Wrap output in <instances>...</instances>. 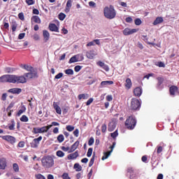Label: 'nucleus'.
Masks as SVG:
<instances>
[{
    "label": "nucleus",
    "instance_id": "f257e3e1",
    "mask_svg": "<svg viewBox=\"0 0 179 179\" xmlns=\"http://www.w3.org/2000/svg\"><path fill=\"white\" fill-rule=\"evenodd\" d=\"M103 15L106 19L111 20L117 16V11L114 8V6H106L103 9Z\"/></svg>",
    "mask_w": 179,
    "mask_h": 179
},
{
    "label": "nucleus",
    "instance_id": "f03ea898",
    "mask_svg": "<svg viewBox=\"0 0 179 179\" xmlns=\"http://www.w3.org/2000/svg\"><path fill=\"white\" fill-rule=\"evenodd\" d=\"M41 163L44 169H51L54 166V157L51 155L45 156L41 159Z\"/></svg>",
    "mask_w": 179,
    "mask_h": 179
},
{
    "label": "nucleus",
    "instance_id": "7ed1b4c3",
    "mask_svg": "<svg viewBox=\"0 0 179 179\" xmlns=\"http://www.w3.org/2000/svg\"><path fill=\"white\" fill-rule=\"evenodd\" d=\"M136 122V118H135V117L129 116L124 122V125L129 131H132V129H135Z\"/></svg>",
    "mask_w": 179,
    "mask_h": 179
},
{
    "label": "nucleus",
    "instance_id": "20e7f679",
    "mask_svg": "<svg viewBox=\"0 0 179 179\" xmlns=\"http://www.w3.org/2000/svg\"><path fill=\"white\" fill-rule=\"evenodd\" d=\"M27 80L23 76L11 75V83H26Z\"/></svg>",
    "mask_w": 179,
    "mask_h": 179
},
{
    "label": "nucleus",
    "instance_id": "39448f33",
    "mask_svg": "<svg viewBox=\"0 0 179 179\" xmlns=\"http://www.w3.org/2000/svg\"><path fill=\"white\" fill-rule=\"evenodd\" d=\"M130 107L131 110H139V108H141V102L137 99L133 98L131 99Z\"/></svg>",
    "mask_w": 179,
    "mask_h": 179
},
{
    "label": "nucleus",
    "instance_id": "423d86ee",
    "mask_svg": "<svg viewBox=\"0 0 179 179\" xmlns=\"http://www.w3.org/2000/svg\"><path fill=\"white\" fill-rule=\"evenodd\" d=\"M1 83H12V75L6 74L0 77Z\"/></svg>",
    "mask_w": 179,
    "mask_h": 179
},
{
    "label": "nucleus",
    "instance_id": "0eeeda50",
    "mask_svg": "<svg viewBox=\"0 0 179 179\" xmlns=\"http://www.w3.org/2000/svg\"><path fill=\"white\" fill-rule=\"evenodd\" d=\"M43 141V136H40L37 138H34L31 143H30L31 148H33L34 149H36L38 148V145H40V142Z\"/></svg>",
    "mask_w": 179,
    "mask_h": 179
},
{
    "label": "nucleus",
    "instance_id": "6e6552de",
    "mask_svg": "<svg viewBox=\"0 0 179 179\" xmlns=\"http://www.w3.org/2000/svg\"><path fill=\"white\" fill-rule=\"evenodd\" d=\"M114 148H115V142L113 143V145L109 148L110 149V151H108L106 152H103V156L101 158V160H106V159H108V157L111 153H113V150H114Z\"/></svg>",
    "mask_w": 179,
    "mask_h": 179
},
{
    "label": "nucleus",
    "instance_id": "1a4fd4ad",
    "mask_svg": "<svg viewBox=\"0 0 179 179\" xmlns=\"http://www.w3.org/2000/svg\"><path fill=\"white\" fill-rule=\"evenodd\" d=\"M2 139H3V141H6V142H8L10 145H15V143H16V138L12 136H3Z\"/></svg>",
    "mask_w": 179,
    "mask_h": 179
},
{
    "label": "nucleus",
    "instance_id": "9d476101",
    "mask_svg": "<svg viewBox=\"0 0 179 179\" xmlns=\"http://www.w3.org/2000/svg\"><path fill=\"white\" fill-rule=\"evenodd\" d=\"M138 31L137 29H129V28H125L123 30V34L124 36H131V34H134V33H136Z\"/></svg>",
    "mask_w": 179,
    "mask_h": 179
},
{
    "label": "nucleus",
    "instance_id": "9b49d317",
    "mask_svg": "<svg viewBox=\"0 0 179 179\" xmlns=\"http://www.w3.org/2000/svg\"><path fill=\"white\" fill-rule=\"evenodd\" d=\"M127 174H129L130 179H134L136 177V172H135V169L133 167H129L127 169Z\"/></svg>",
    "mask_w": 179,
    "mask_h": 179
},
{
    "label": "nucleus",
    "instance_id": "f8f14e48",
    "mask_svg": "<svg viewBox=\"0 0 179 179\" xmlns=\"http://www.w3.org/2000/svg\"><path fill=\"white\" fill-rule=\"evenodd\" d=\"M53 108L55 110L57 114H62V110L61 109V107H59V103L57 102H53Z\"/></svg>",
    "mask_w": 179,
    "mask_h": 179
},
{
    "label": "nucleus",
    "instance_id": "ddd939ff",
    "mask_svg": "<svg viewBox=\"0 0 179 179\" xmlns=\"http://www.w3.org/2000/svg\"><path fill=\"white\" fill-rule=\"evenodd\" d=\"M79 157V151L76 150L75 152L71 153L67 156L68 160H75V159Z\"/></svg>",
    "mask_w": 179,
    "mask_h": 179
},
{
    "label": "nucleus",
    "instance_id": "4468645a",
    "mask_svg": "<svg viewBox=\"0 0 179 179\" xmlns=\"http://www.w3.org/2000/svg\"><path fill=\"white\" fill-rule=\"evenodd\" d=\"M134 94L136 97H141L142 96V87H137L134 90Z\"/></svg>",
    "mask_w": 179,
    "mask_h": 179
},
{
    "label": "nucleus",
    "instance_id": "2eb2a0df",
    "mask_svg": "<svg viewBox=\"0 0 179 179\" xmlns=\"http://www.w3.org/2000/svg\"><path fill=\"white\" fill-rule=\"evenodd\" d=\"M48 27L50 31H55L56 33H59V29L58 28V27H57V24L54 23H50L49 24Z\"/></svg>",
    "mask_w": 179,
    "mask_h": 179
},
{
    "label": "nucleus",
    "instance_id": "dca6fc26",
    "mask_svg": "<svg viewBox=\"0 0 179 179\" xmlns=\"http://www.w3.org/2000/svg\"><path fill=\"white\" fill-rule=\"evenodd\" d=\"M24 76H26L28 79H34L36 78H38V75H37V72L27 73L24 74Z\"/></svg>",
    "mask_w": 179,
    "mask_h": 179
},
{
    "label": "nucleus",
    "instance_id": "f3484780",
    "mask_svg": "<svg viewBox=\"0 0 179 179\" xmlns=\"http://www.w3.org/2000/svg\"><path fill=\"white\" fill-rule=\"evenodd\" d=\"M96 64L98 65V66H100L104 71H106V72H108V71H110V68L108 67V65L105 64L104 62H98Z\"/></svg>",
    "mask_w": 179,
    "mask_h": 179
},
{
    "label": "nucleus",
    "instance_id": "a211bd4d",
    "mask_svg": "<svg viewBox=\"0 0 179 179\" xmlns=\"http://www.w3.org/2000/svg\"><path fill=\"white\" fill-rule=\"evenodd\" d=\"M8 92V93H12V94H20L22 93V88H11Z\"/></svg>",
    "mask_w": 179,
    "mask_h": 179
},
{
    "label": "nucleus",
    "instance_id": "6ab92c4d",
    "mask_svg": "<svg viewBox=\"0 0 179 179\" xmlns=\"http://www.w3.org/2000/svg\"><path fill=\"white\" fill-rule=\"evenodd\" d=\"M6 159L1 158L0 159V170H5L7 166Z\"/></svg>",
    "mask_w": 179,
    "mask_h": 179
},
{
    "label": "nucleus",
    "instance_id": "aec40b11",
    "mask_svg": "<svg viewBox=\"0 0 179 179\" xmlns=\"http://www.w3.org/2000/svg\"><path fill=\"white\" fill-rule=\"evenodd\" d=\"M176 92H178V87L176 85H172L169 88V93L171 96H176Z\"/></svg>",
    "mask_w": 179,
    "mask_h": 179
},
{
    "label": "nucleus",
    "instance_id": "412c9836",
    "mask_svg": "<svg viewBox=\"0 0 179 179\" xmlns=\"http://www.w3.org/2000/svg\"><path fill=\"white\" fill-rule=\"evenodd\" d=\"M124 87L127 90H129L132 87V81L131 78H127L124 83Z\"/></svg>",
    "mask_w": 179,
    "mask_h": 179
},
{
    "label": "nucleus",
    "instance_id": "4be33fe9",
    "mask_svg": "<svg viewBox=\"0 0 179 179\" xmlns=\"http://www.w3.org/2000/svg\"><path fill=\"white\" fill-rule=\"evenodd\" d=\"M72 3H73V0H67L65 12L68 13V12L71 11V8H72Z\"/></svg>",
    "mask_w": 179,
    "mask_h": 179
},
{
    "label": "nucleus",
    "instance_id": "5701e85b",
    "mask_svg": "<svg viewBox=\"0 0 179 179\" xmlns=\"http://www.w3.org/2000/svg\"><path fill=\"white\" fill-rule=\"evenodd\" d=\"M117 127V124L115 123V122L112 121L108 124V130L109 132H113V131H114V129H115Z\"/></svg>",
    "mask_w": 179,
    "mask_h": 179
},
{
    "label": "nucleus",
    "instance_id": "b1692460",
    "mask_svg": "<svg viewBox=\"0 0 179 179\" xmlns=\"http://www.w3.org/2000/svg\"><path fill=\"white\" fill-rule=\"evenodd\" d=\"M96 52L94 50H91L88 52H87L86 57L89 58V59H93L94 57H96Z\"/></svg>",
    "mask_w": 179,
    "mask_h": 179
},
{
    "label": "nucleus",
    "instance_id": "393cba45",
    "mask_svg": "<svg viewBox=\"0 0 179 179\" xmlns=\"http://www.w3.org/2000/svg\"><path fill=\"white\" fill-rule=\"evenodd\" d=\"M79 146V141H76L70 148V150L69 151V153H72V152H75Z\"/></svg>",
    "mask_w": 179,
    "mask_h": 179
},
{
    "label": "nucleus",
    "instance_id": "a878e982",
    "mask_svg": "<svg viewBox=\"0 0 179 179\" xmlns=\"http://www.w3.org/2000/svg\"><path fill=\"white\" fill-rule=\"evenodd\" d=\"M43 40L45 43H47L48 40H50V32L47 30H43Z\"/></svg>",
    "mask_w": 179,
    "mask_h": 179
},
{
    "label": "nucleus",
    "instance_id": "bb28decb",
    "mask_svg": "<svg viewBox=\"0 0 179 179\" xmlns=\"http://www.w3.org/2000/svg\"><path fill=\"white\" fill-rule=\"evenodd\" d=\"M94 43L97 45H100V39H94V41L89 42L86 45L87 47H92L93 45H95Z\"/></svg>",
    "mask_w": 179,
    "mask_h": 179
},
{
    "label": "nucleus",
    "instance_id": "cd10ccee",
    "mask_svg": "<svg viewBox=\"0 0 179 179\" xmlns=\"http://www.w3.org/2000/svg\"><path fill=\"white\" fill-rule=\"evenodd\" d=\"M159 159H160L159 154L156 152V151H154L152 155L151 160L152 162H157V160H159Z\"/></svg>",
    "mask_w": 179,
    "mask_h": 179
},
{
    "label": "nucleus",
    "instance_id": "c85d7f7f",
    "mask_svg": "<svg viewBox=\"0 0 179 179\" xmlns=\"http://www.w3.org/2000/svg\"><path fill=\"white\" fill-rule=\"evenodd\" d=\"M75 62H79V55H74L69 59V63L73 64Z\"/></svg>",
    "mask_w": 179,
    "mask_h": 179
},
{
    "label": "nucleus",
    "instance_id": "c756f323",
    "mask_svg": "<svg viewBox=\"0 0 179 179\" xmlns=\"http://www.w3.org/2000/svg\"><path fill=\"white\" fill-rule=\"evenodd\" d=\"M110 85H114V82L113 80H106L102 81L100 84L101 87H104V86H108Z\"/></svg>",
    "mask_w": 179,
    "mask_h": 179
},
{
    "label": "nucleus",
    "instance_id": "7c9ffc66",
    "mask_svg": "<svg viewBox=\"0 0 179 179\" xmlns=\"http://www.w3.org/2000/svg\"><path fill=\"white\" fill-rule=\"evenodd\" d=\"M164 20L162 17H157L155 20L153 22L152 24L154 26H157V24H160V23H163Z\"/></svg>",
    "mask_w": 179,
    "mask_h": 179
},
{
    "label": "nucleus",
    "instance_id": "2f4dec72",
    "mask_svg": "<svg viewBox=\"0 0 179 179\" xmlns=\"http://www.w3.org/2000/svg\"><path fill=\"white\" fill-rule=\"evenodd\" d=\"M31 20H33L34 23H38V24L41 23V19L40 18V17H38V15L32 16Z\"/></svg>",
    "mask_w": 179,
    "mask_h": 179
},
{
    "label": "nucleus",
    "instance_id": "473e14b6",
    "mask_svg": "<svg viewBox=\"0 0 179 179\" xmlns=\"http://www.w3.org/2000/svg\"><path fill=\"white\" fill-rule=\"evenodd\" d=\"M52 125L44 126L40 127L41 134H45V132H48V130L51 128Z\"/></svg>",
    "mask_w": 179,
    "mask_h": 179
},
{
    "label": "nucleus",
    "instance_id": "72a5a7b5",
    "mask_svg": "<svg viewBox=\"0 0 179 179\" xmlns=\"http://www.w3.org/2000/svg\"><path fill=\"white\" fill-rule=\"evenodd\" d=\"M78 100H87L89 99V94H80L78 96Z\"/></svg>",
    "mask_w": 179,
    "mask_h": 179
},
{
    "label": "nucleus",
    "instance_id": "f704fd0d",
    "mask_svg": "<svg viewBox=\"0 0 179 179\" xmlns=\"http://www.w3.org/2000/svg\"><path fill=\"white\" fill-rule=\"evenodd\" d=\"M4 71H5L6 73H13V72H15V71H16V69L13 68V67H6L4 69Z\"/></svg>",
    "mask_w": 179,
    "mask_h": 179
},
{
    "label": "nucleus",
    "instance_id": "c9c22d12",
    "mask_svg": "<svg viewBox=\"0 0 179 179\" xmlns=\"http://www.w3.org/2000/svg\"><path fill=\"white\" fill-rule=\"evenodd\" d=\"M25 112H26V106H21L20 109L18 110V112L17 113V116L20 117V115H22L23 113H25Z\"/></svg>",
    "mask_w": 179,
    "mask_h": 179
},
{
    "label": "nucleus",
    "instance_id": "e433bc0d",
    "mask_svg": "<svg viewBox=\"0 0 179 179\" xmlns=\"http://www.w3.org/2000/svg\"><path fill=\"white\" fill-rule=\"evenodd\" d=\"M157 80L158 81L157 86V87H160V86H162V85H163V82H164V78H163L162 77H157Z\"/></svg>",
    "mask_w": 179,
    "mask_h": 179
},
{
    "label": "nucleus",
    "instance_id": "4c0bfd02",
    "mask_svg": "<svg viewBox=\"0 0 179 179\" xmlns=\"http://www.w3.org/2000/svg\"><path fill=\"white\" fill-rule=\"evenodd\" d=\"M96 157V152H93V155L90 161L89 167H92L94 164V158Z\"/></svg>",
    "mask_w": 179,
    "mask_h": 179
},
{
    "label": "nucleus",
    "instance_id": "58836bf2",
    "mask_svg": "<svg viewBox=\"0 0 179 179\" xmlns=\"http://www.w3.org/2000/svg\"><path fill=\"white\" fill-rule=\"evenodd\" d=\"M11 29H12V31L13 32H15L16 29H17V23H16V22H11Z\"/></svg>",
    "mask_w": 179,
    "mask_h": 179
},
{
    "label": "nucleus",
    "instance_id": "ea45409f",
    "mask_svg": "<svg viewBox=\"0 0 179 179\" xmlns=\"http://www.w3.org/2000/svg\"><path fill=\"white\" fill-rule=\"evenodd\" d=\"M20 120L22 122H29V117L26 115H23Z\"/></svg>",
    "mask_w": 179,
    "mask_h": 179
},
{
    "label": "nucleus",
    "instance_id": "a19ab883",
    "mask_svg": "<svg viewBox=\"0 0 179 179\" xmlns=\"http://www.w3.org/2000/svg\"><path fill=\"white\" fill-rule=\"evenodd\" d=\"M57 141L59 143H62V142H64V141H65V138L64 137L63 134H59L57 136Z\"/></svg>",
    "mask_w": 179,
    "mask_h": 179
},
{
    "label": "nucleus",
    "instance_id": "79ce46f5",
    "mask_svg": "<svg viewBox=\"0 0 179 179\" xmlns=\"http://www.w3.org/2000/svg\"><path fill=\"white\" fill-rule=\"evenodd\" d=\"M32 132L35 134H41V130L40 127H34Z\"/></svg>",
    "mask_w": 179,
    "mask_h": 179
},
{
    "label": "nucleus",
    "instance_id": "37998d69",
    "mask_svg": "<svg viewBox=\"0 0 179 179\" xmlns=\"http://www.w3.org/2000/svg\"><path fill=\"white\" fill-rule=\"evenodd\" d=\"M56 156H57V157H64V156H65V153L61 150H57Z\"/></svg>",
    "mask_w": 179,
    "mask_h": 179
},
{
    "label": "nucleus",
    "instance_id": "c03bdc74",
    "mask_svg": "<svg viewBox=\"0 0 179 179\" xmlns=\"http://www.w3.org/2000/svg\"><path fill=\"white\" fill-rule=\"evenodd\" d=\"M13 169L15 173H19V165L17 163L13 164Z\"/></svg>",
    "mask_w": 179,
    "mask_h": 179
},
{
    "label": "nucleus",
    "instance_id": "a18cd8bd",
    "mask_svg": "<svg viewBox=\"0 0 179 179\" xmlns=\"http://www.w3.org/2000/svg\"><path fill=\"white\" fill-rule=\"evenodd\" d=\"M23 69H25L26 71H28L29 72H31L33 71V67L27 65H24L22 66Z\"/></svg>",
    "mask_w": 179,
    "mask_h": 179
},
{
    "label": "nucleus",
    "instance_id": "49530a36",
    "mask_svg": "<svg viewBox=\"0 0 179 179\" xmlns=\"http://www.w3.org/2000/svg\"><path fill=\"white\" fill-rule=\"evenodd\" d=\"M66 75H73V70L72 69H68L64 71Z\"/></svg>",
    "mask_w": 179,
    "mask_h": 179
},
{
    "label": "nucleus",
    "instance_id": "de8ad7c7",
    "mask_svg": "<svg viewBox=\"0 0 179 179\" xmlns=\"http://www.w3.org/2000/svg\"><path fill=\"white\" fill-rule=\"evenodd\" d=\"M134 23L136 26H141L142 24V20L141 18H137L134 20Z\"/></svg>",
    "mask_w": 179,
    "mask_h": 179
},
{
    "label": "nucleus",
    "instance_id": "09e8293b",
    "mask_svg": "<svg viewBox=\"0 0 179 179\" xmlns=\"http://www.w3.org/2000/svg\"><path fill=\"white\" fill-rule=\"evenodd\" d=\"M162 152H163V147L160 146V145H157V152L158 153V155H162Z\"/></svg>",
    "mask_w": 179,
    "mask_h": 179
},
{
    "label": "nucleus",
    "instance_id": "8fccbe9b",
    "mask_svg": "<svg viewBox=\"0 0 179 179\" xmlns=\"http://www.w3.org/2000/svg\"><path fill=\"white\" fill-rule=\"evenodd\" d=\"M110 136L113 139H115V138H117V136H118V130H115L113 133H111Z\"/></svg>",
    "mask_w": 179,
    "mask_h": 179
},
{
    "label": "nucleus",
    "instance_id": "3c124183",
    "mask_svg": "<svg viewBox=\"0 0 179 179\" xmlns=\"http://www.w3.org/2000/svg\"><path fill=\"white\" fill-rule=\"evenodd\" d=\"M74 169H76V171H82V166L79 164H75Z\"/></svg>",
    "mask_w": 179,
    "mask_h": 179
},
{
    "label": "nucleus",
    "instance_id": "603ef678",
    "mask_svg": "<svg viewBox=\"0 0 179 179\" xmlns=\"http://www.w3.org/2000/svg\"><path fill=\"white\" fill-rule=\"evenodd\" d=\"M66 129L67 131H69V132H72V131H73V129H75V127L71 126V125H67L66 127Z\"/></svg>",
    "mask_w": 179,
    "mask_h": 179
},
{
    "label": "nucleus",
    "instance_id": "864d4df0",
    "mask_svg": "<svg viewBox=\"0 0 179 179\" xmlns=\"http://www.w3.org/2000/svg\"><path fill=\"white\" fill-rule=\"evenodd\" d=\"M92 154H93V148H90L88 149V151H87V157H91Z\"/></svg>",
    "mask_w": 179,
    "mask_h": 179
},
{
    "label": "nucleus",
    "instance_id": "5fc2aeb1",
    "mask_svg": "<svg viewBox=\"0 0 179 179\" xmlns=\"http://www.w3.org/2000/svg\"><path fill=\"white\" fill-rule=\"evenodd\" d=\"M65 17H66V15L65 14H64V13H60L59 14V20H64L65 19Z\"/></svg>",
    "mask_w": 179,
    "mask_h": 179
},
{
    "label": "nucleus",
    "instance_id": "6e6d98bb",
    "mask_svg": "<svg viewBox=\"0 0 179 179\" xmlns=\"http://www.w3.org/2000/svg\"><path fill=\"white\" fill-rule=\"evenodd\" d=\"M106 131H107V124H103L101 126V132L104 134L106 133Z\"/></svg>",
    "mask_w": 179,
    "mask_h": 179
},
{
    "label": "nucleus",
    "instance_id": "4d7b16f0",
    "mask_svg": "<svg viewBox=\"0 0 179 179\" xmlns=\"http://www.w3.org/2000/svg\"><path fill=\"white\" fill-rule=\"evenodd\" d=\"M35 177L37 179H45V177L44 176H43L41 173L35 175Z\"/></svg>",
    "mask_w": 179,
    "mask_h": 179
},
{
    "label": "nucleus",
    "instance_id": "13d9d810",
    "mask_svg": "<svg viewBox=\"0 0 179 179\" xmlns=\"http://www.w3.org/2000/svg\"><path fill=\"white\" fill-rule=\"evenodd\" d=\"M94 143V138L90 137V140L88 141V145L89 146H92Z\"/></svg>",
    "mask_w": 179,
    "mask_h": 179
},
{
    "label": "nucleus",
    "instance_id": "bf43d9fd",
    "mask_svg": "<svg viewBox=\"0 0 179 179\" xmlns=\"http://www.w3.org/2000/svg\"><path fill=\"white\" fill-rule=\"evenodd\" d=\"M14 106H15V103L11 102V103L9 104V106H8V108H6V111L10 110L11 108H13Z\"/></svg>",
    "mask_w": 179,
    "mask_h": 179
},
{
    "label": "nucleus",
    "instance_id": "052dcab7",
    "mask_svg": "<svg viewBox=\"0 0 179 179\" xmlns=\"http://www.w3.org/2000/svg\"><path fill=\"white\" fill-rule=\"evenodd\" d=\"M64 76V73H59L57 75L55 76V79H61Z\"/></svg>",
    "mask_w": 179,
    "mask_h": 179
},
{
    "label": "nucleus",
    "instance_id": "680f3d73",
    "mask_svg": "<svg viewBox=\"0 0 179 179\" xmlns=\"http://www.w3.org/2000/svg\"><path fill=\"white\" fill-rule=\"evenodd\" d=\"M26 3H27V5L30 6V5H34V0H25Z\"/></svg>",
    "mask_w": 179,
    "mask_h": 179
},
{
    "label": "nucleus",
    "instance_id": "e2e57ef3",
    "mask_svg": "<svg viewBox=\"0 0 179 179\" xmlns=\"http://www.w3.org/2000/svg\"><path fill=\"white\" fill-rule=\"evenodd\" d=\"M18 17L20 20H24V14H23V13H20L18 14Z\"/></svg>",
    "mask_w": 179,
    "mask_h": 179
},
{
    "label": "nucleus",
    "instance_id": "0e129e2a",
    "mask_svg": "<svg viewBox=\"0 0 179 179\" xmlns=\"http://www.w3.org/2000/svg\"><path fill=\"white\" fill-rule=\"evenodd\" d=\"M80 69H82V66H76L74 67V71L75 72H79V71H80Z\"/></svg>",
    "mask_w": 179,
    "mask_h": 179
},
{
    "label": "nucleus",
    "instance_id": "69168bd1",
    "mask_svg": "<svg viewBox=\"0 0 179 179\" xmlns=\"http://www.w3.org/2000/svg\"><path fill=\"white\" fill-rule=\"evenodd\" d=\"M62 178L63 179H71V178L69 177V175L66 173H63Z\"/></svg>",
    "mask_w": 179,
    "mask_h": 179
},
{
    "label": "nucleus",
    "instance_id": "338daca9",
    "mask_svg": "<svg viewBox=\"0 0 179 179\" xmlns=\"http://www.w3.org/2000/svg\"><path fill=\"white\" fill-rule=\"evenodd\" d=\"M88 3L91 8H96V3L94 1H90Z\"/></svg>",
    "mask_w": 179,
    "mask_h": 179
},
{
    "label": "nucleus",
    "instance_id": "774afa93",
    "mask_svg": "<svg viewBox=\"0 0 179 179\" xmlns=\"http://www.w3.org/2000/svg\"><path fill=\"white\" fill-rule=\"evenodd\" d=\"M18 148H24V141H20L17 144Z\"/></svg>",
    "mask_w": 179,
    "mask_h": 179
}]
</instances>
